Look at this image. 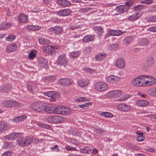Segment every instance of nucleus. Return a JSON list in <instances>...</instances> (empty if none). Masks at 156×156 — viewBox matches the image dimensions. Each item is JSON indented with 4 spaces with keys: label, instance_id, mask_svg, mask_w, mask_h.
<instances>
[{
    "label": "nucleus",
    "instance_id": "nucleus-30",
    "mask_svg": "<svg viewBox=\"0 0 156 156\" xmlns=\"http://www.w3.org/2000/svg\"><path fill=\"white\" fill-rule=\"evenodd\" d=\"M94 36L93 35H88L85 36L83 38V41L85 42H88L93 40Z\"/></svg>",
    "mask_w": 156,
    "mask_h": 156
},
{
    "label": "nucleus",
    "instance_id": "nucleus-12",
    "mask_svg": "<svg viewBox=\"0 0 156 156\" xmlns=\"http://www.w3.org/2000/svg\"><path fill=\"white\" fill-rule=\"evenodd\" d=\"M21 136V134L18 133H12L6 136L5 138L6 140H12L14 139H18Z\"/></svg>",
    "mask_w": 156,
    "mask_h": 156
},
{
    "label": "nucleus",
    "instance_id": "nucleus-46",
    "mask_svg": "<svg viewBox=\"0 0 156 156\" xmlns=\"http://www.w3.org/2000/svg\"><path fill=\"white\" fill-rule=\"evenodd\" d=\"M79 53L78 51L73 52L70 54V57L72 58H75L79 55Z\"/></svg>",
    "mask_w": 156,
    "mask_h": 156
},
{
    "label": "nucleus",
    "instance_id": "nucleus-40",
    "mask_svg": "<svg viewBox=\"0 0 156 156\" xmlns=\"http://www.w3.org/2000/svg\"><path fill=\"white\" fill-rule=\"evenodd\" d=\"M43 79L47 82H50L55 80L56 79V77L54 76H47L44 78Z\"/></svg>",
    "mask_w": 156,
    "mask_h": 156
},
{
    "label": "nucleus",
    "instance_id": "nucleus-21",
    "mask_svg": "<svg viewBox=\"0 0 156 156\" xmlns=\"http://www.w3.org/2000/svg\"><path fill=\"white\" fill-rule=\"evenodd\" d=\"M39 66L42 68L46 67L47 65L48 62L47 60L44 58H41L39 59L38 62Z\"/></svg>",
    "mask_w": 156,
    "mask_h": 156
},
{
    "label": "nucleus",
    "instance_id": "nucleus-55",
    "mask_svg": "<svg viewBox=\"0 0 156 156\" xmlns=\"http://www.w3.org/2000/svg\"><path fill=\"white\" fill-rule=\"evenodd\" d=\"M145 139L144 136L143 134V135H139L138 136L136 137V140L137 141L139 142H141L143 141Z\"/></svg>",
    "mask_w": 156,
    "mask_h": 156
},
{
    "label": "nucleus",
    "instance_id": "nucleus-62",
    "mask_svg": "<svg viewBox=\"0 0 156 156\" xmlns=\"http://www.w3.org/2000/svg\"><path fill=\"white\" fill-rule=\"evenodd\" d=\"M65 148L67 150L69 151L76 150V147H72L69 146H66Z\"/></svg>",
    "mask_w": 156,
    "mask_h": 156
},
{
    "label": "nucleus",
    "instance_id": "nucleus-64",
    "mask_svg": "<svg viewBox=\"0 0 156 156\" xmlns=\"http://www.w3.org/2000/svg\"><path fill=\"white\" fill-rule=\"evenodd\" d=\"M11 153L10 152H5L1 156H11Z\"/></svg>",
    "mask_w": 156,
    "mask_h": 156
},
{
    "label": "nucleus",
    "instance_id": "nucleus-10",
    "mask_svg": "<svg viewBox=\"0 0 156 156\" xmlns=\"http://www.w3.org/2000/svg\"><path fill=\"white\" fill-rule=\"evenodd\" d=\"M129 8L126 5H120L117 6L115 10L119 13H122L128 11Z\"/></svg>",
    "mask_w": 156,
    "mask_h": 156
},
{
    "label": "nucleus",
    "instance_id": "nucleus-22",
    "mask_svg": "<svg viewBox=\"0 0 156 156\" xmlns=\"http://www.w3.org/2000/svg\"><path fill=\"white\" fill-rule=\"evenodd\" d=\"M18 20L21 23H25L28 21V17L27 15L24 14H20L18 17Z\"/></svg>",
    "mask_w": 156,
    "mask_h": 156
},
{
    "label": "nucleus",
    "instance_id": "nucleus-6",
    "mask_svg": "<svg viewBox=\"0 0 156 156\" xmlns=\"http://www.w3.org/2000/svg\"><path fill=\"white\" fill-rule=\"evenodd\" d=\"M142 76L136 77L131 81L132 85L135 87H140L144 86V80L141 78Z\"/></svg>",
    "mask_w": 156,
    "mask_h": 156
},
{
    "label": "nucleus",
    "instance_id": "nucleus-38",
    "mask_svg": "<svg viewBox=\"0 0 156 156\" xmlns=\"http://www.w3.org/2000/svg\"><path fill=\"white\" fill-rule=\"evenodd\" d=\"M39 41L40 44L43 45L49 44L50 43V41L48 40L42 38L39 39Z\"/></svg>",
    "mask_w": 156,
    "mask_h": 156
},
{
    "label": "nucleus",
    "instance_id": "nucleus-11",
    "mask_svg": "<svg viewBox=\"0 0 156 156\" xmlns=\"http://www.w3.org/2000/svg\"><path fill=\"white\" fill-rule=\"evenodd\" d=\"M119 79V78L118 76L114 75H111L107 77V80L109 83L114 84L118 82Z\"/></svg>",
    "mask_w": 156,
    "mask_h": 156
},
{
    "label": "nucleus",
    "instance_id": "nucleus-4",
    "mask_svg": "<svg viewBox=\"0 0 156 156\" xmlns=\"http://www.w3.org/2000/svg\"><path fill=\"white\" fill-rule=\"evenodd\" d=\"M18 144L21 146H25L30 144L32 142V139L29 136H27L24 138L21 137V136L19 137Z\"/></svg>",
    "mask_w": 156,
    "mask_h": 156
},
{
    "label": "nucleus",
    "instance_id": "nucleus-47",
    "mask_svg": "<svg viewBox=\"0 0 156 156\" xmlns=\"http://www.w3.org/2000/svg\"><path fill=\"white\" fill-rule=\"evenodd\" d=\"M81 26L78 24H73L71 25L70 26V28L72 30H76L78 28H81Z\"/></svg>",
    "mask_w": 156,
    "mask_h": 156
},
{
    "label": "nucleus",
    "instance_id": "nucleus-17",
    "mask_svg": "<svg viewBox=\"0 0 156 156\" xmlns=\"http://www.w3.org/2000/svg\"><path fill=\"white\" fill-rule=\"evenodd\" d=\"M57 3L59 5L62 7L70 6L71 5L69 2L66 0H58L57 1Z\"/></svg>",
    "mask_w": 156,
    "mask_h": 156
},
{
    "label": "nucleus",
    "instance_id": "nucleus-53",
    "mask_svg": "<svg viewBox=\"0 0 156 156\" xmlns=\"http://www.w3.org/2000/svg\"><path fill=\"white\" fill-rule=\"evenodd\" d=\"M144 6L141 5H138L134 6V9L135 11H139L143 9Z\"/></svg>",
    "mask_w": 156,
    "mask_h": 156
},
{
    "label": "nucleus",
    "instance_id": "nucleus-7",
    "mask_svg": "<svg viewBox=\"0 0 156 156\" xmlns=\"http://www.w3.org/2000/svg\"><path fill=\"white\" fill-rule=\"evenodd\" d=\"M44 94L50 98L49 99L51 101H55L56 98L59 97V95L57 93L54 91L45 92L44 93Z\"/></svg>",
    "mask_w": 156,
    "mask_h": 156
},
{
    "label": "nucleus",
    "instance_id": "nucleus-8",
    "mask_svg": "<svg viewBox=\"0 0 156 156\" xmlns=\"http://www.w3.org/2000/svg\"><path fill=\"white\" fill-rule=\"evenodd\" d=\"M122 94V91L120 90H114L108 92V95L110 98H114L120 97Z\"/></svg>",
    "mask_w": 156,
    "mask_h": 156
},
{
    "label": "nucleus",
    "instance_id": "nucleus-52",
    "mask_svg": "<svg viewBox=\"0 0 156 156\" xmlns=\"http://www.w3.org/2000/svg\"><path fill=\"white\" fill-rule=\"evenodd\" d=\"M16 36L13 35H9L6 37V40L9 41H11L15 39Z\"/></svg>",
    "mask_w": 156,
    "mask_h": 156
},
{
    "label": "nucleus",
    "instance_id": "nucleus-60",
    "mask_svg": "<svg viewBox=\"0 0 156 156\" xmlns=\"http://www.w3.org/2000/svg\"><path fill=\"white\" fill-rule=\"evenodd\" d=\"M20 105V103L18 101H12L13 107H17Z\"/></svg>",
    "mask_w": 156,
    "mask_h": 156
},
{
    "label": "nucleus",
    "instance_id": "nucleus-59",
    "mask_svg": "<svg viewBox=\"0 0 156 156\" xmlns=\"http://www.w3.org/2000/svg\"><path fill=\"white\" fill-rule=\"evenodd\" d=\"M91 9H89L88 7H86L82 9H81V11L82 12H83L84 13L86 12H89V10H90Z\"/></svg>",
    "mask_w": 156,
    "mask_h": 156
},
{
    "label": "nucleus",
    "instance_id": "nucleus-54",
    "mask_svg": "<svg viewBox=\"0 0 156 156\" xmlns=\"http://www.w3.org/2000/svg\"><path fill=\"white\" fill-rule=\"evenodd\" d=\"M11 88V86L10 85H5L3 88L2 90L3 91L7 92L10 90Z\"/></svg>",
    "mask_w": 156,
    "mask_h": 156
},
{
    "label": "nucleus",
    "instance_id": "nucleus-3",
    "mask_svg": "<svg viewBox=\"0 0 156 156\" xmlns=\"http://www.w3.org/2000/svg\"><path fill=\"white\" fill-rule=\"evenodd\" d=\"M94 88L98 91H103L106 90L108 88V86L104 82H99L95 84Z\"/></svg>",
    "mask_w": 156,
    "mask_h": 156
},
{
    "label": "nucleus",
    "instance_id": "nucleus-5",
    "mask_svg": "<svg viewBox=\"0 0 156 156\" xmlns=\"http://www.w3.org/2000/svg\"><path fill=\"white\" fill-rule=\"evenodd\" d=\"M57 64L60 66L64 67L67 65L68 60L65 55L62 54L59 56L57 61Z\"/></svg>",
    "mask_w": 156,
    "mask_h": 156
},
{
    "label": "nucleus",
    "instance_id": "nucleus-50",
    "mask_svg": "<svg viewBox=\"0 0 156 156\" xmlns=\"http://www.w3.org/2000/svg\"><path fill=\"white\" fill-rule=\"evenodd\" d=\"M96 134L98 136L100 137L102 134V133L104 132L105 131L101 129H98L96 130Z\"/></svg>",
    "mask_w": 156,
    "mask_h": 156
},
{
    "label": "nucleus",
    "instance_id": "nucleus-9",
    "mask_svg": "<svg viewBox=\"0 0 156 156\" xmlns=\"http://www.w3.org/2000/svg\"><path fill=\"white\" fill-rule=\"evenodd\" d=\"M154 63V59L153 57L151 56H148L146 59L144 66L146 69H148L152 66Z\"/></svg>",
    "mask_w": 156,
    "mask_h": 156
},
{
    "label": "nucleus",
    "instance_id": "nucleus-33",
    "mask_svg": "<svg viewBox=\"0 0 156 156\" xmlns=\"http://www.w3.org/2000/svg\"><path fill=\"white\" fill-rule=\"evenodd\" d=\"M63 110L62 112V115H69L72 112V110L69 108H65L64 107L63 108Z\"/></svg>",
    "mask_w": 156,
    "mask_h": 156
},
{
    "label": "nucleus",
    "instance_id": "nucleus-19",
    "mask_svg": "<svg viewBox=\"0 0 156 156\" xmlns=\"http://www.w3.org/2000/svg\"><path fill=\"white\" fill-rule=\"evenodd\" d=\"M73 81L72 80L67 78H63L59 81V83L60 84L64 85L66 86H69L71 84Z\"/></svg>",
    "mask_w": 156,
    "mask_h": 156
},
{
    "label": "nucleus",
    "instance_id": "nucleus-58",
    "mask_svg": "<svg viewBox=\"0 0 156 156\" xmlns=\"http://www.w3.org/2000/svg\"><path fill=\"white\" fill-rule=\"evenodd\" d=\"M76 100H77L78 101H87L88 100V99L87 98H86L84 97H80L79 98H78Z\"/></svg>",
    "mask_w": 156,
    "mask_h": 156
},
{
    "label": "nucleus",
    "instance_id": "nucleus-13",
    "mask_svg": "<svg viewBox=\"0 0 156 156\" xmlns=\"http://www.w3.org/2000/svg\"><path fill=\"white\" fill-rule=\"evenodd\" d=\"M71 13V11L69 9H66L61 10L58 12V15L60 16H66L70 15Z\"/></svg>",
    "mask_w": 156,
    "mask_h": 156
},
{
    "label": "nucleus",
    "instance_id": "nucleus-43",
    "mask_svg": "<svg viewBox=\"0 0 156 156\" xmlns=\"http://www.w3.org/2000/svg\"><path fill=\"white\" fill-rule=\"evenodd\" d=\"M132 41L133 38L132 37H128L125 38L124 42L126 44H128L131 43Z\"/></svg>",
    "mask_w": 156,
    "mask_h": 156
},
{
    "label": "nucleus",
    "instance_id": "nucleus-34",
    "mask_svg": "<svg viewBox=\"0 0 156 156\" xmlns=\"http://www.w3.org/2000/svg\"><path fill=\"white\" fill-rule=\"evenodd\" d=\"M95 32L99 37L101 36L103 33V30L100 27H96L94 28Z\"/></svg>",
    "mask_w": 156,
    "mask_h": 156
},
{
    "label": "nucleus",
    "instance_id": "nucleus-61",
    "mask_svg": "<svg viewBox=\"0 0 156 156\" xmlns=\"http://www.w3.org/2000/svg\"><path fill=\"white\" fill-rule=\"evenodd\" d=\"M148 30L150 31L151 32H156V26H153L150 27L149 28Z\"/></svg>",
    "mask_w": 156,
    "mask_h": 156
},
{
    "label": "nucleus",
    "instance_id": "nucleus-63",
    "mask_svg": "<svg viewBox=\"0 0 156 156\" xmlns=\"http://www.w3.org/2000/svg\"><path fill=\"white\" fill-rule=\"evenodd\" d=\"M152 0H142V3L149 4L152 2Z\"/></svg>",
    "mask_w": 156,
    "mask_h": 156
},
{
    "label": "nucleus",
    "instance_id": "nucleus-14",
    "mask_svg": "<svg viewBox=\"0 0 156 156\" xmlns=\"http://www.w3.org/2000/svg\"><path fill=\"white\" fill-rule=\"evenodd\" d=\"M115 65L119 68H123L125 67V61L123 59L119 58L116 61Z\"/></svg>",
    "mask_w": 156,
    "mask_h": 156
},
{
    "label": "nucleus",
    "instance_id": "nucleus-26",
    "mask_svg": "<svg viewBox=\"0 0 156 156\" xmlns=\"http://www.w3.org/2000/svg\"><path fill=\"white\" fill-rule=\"evenodd\" d=\"M140 16V14L137 12L129 16L128 19L130 21H135L138 19Z\"/></svg>",
    "mask_w": 156,
    "mask_h": 156
},
{
    "label": "nucleus",
    "instance_id": "nucleus-2",
    "mask_svg": "<svg viewBox=\"0 0 156 156\" xmlns=\"http://www.w3.org/2000/svg\"><path fill=\"white\" fill-rule=\"evenodd\" d=\"M48 121L51 123H58L61 122L64 120L63 118L58 115L51 116L47 118Z\"/></svg>",
    "mask_w": 156,
    "mask_h": 156
},
{
    "label": "nucleus",
    "instance_id": "nucleus-37",
    "mask_svg": "<svg viewBox=\"0 0 156 156\" xmlns=\"http://www.w3.org/2000/svg\"><path fill=\"white\" fill-rule=\"evenodd\" d=\"M11 26V24L10 23H5V24H2L0 25V29L3 30H7Z\"/></svg>",
    "mask_w": 156,
    "mask_h": 156
},
{
    "label": "nucleus",
    "instance_id": "nucleus-51",
    "mask_svg": "<svg viewBox=\"0 0 156 156\" xmlns=\"http://www.w3.org/2000/svg\"><path fill=\"white\" fill-rule=\"evenodd\" d=\"M39 125V126L42 127L43 128L47 129H50L51 128V126L49 125L43 123H40Z\"/></svg>",
    "mask_w": 156,
    "mask_h": 156
},
{
    "label": "nucleus",
    "instance_id": "nucleus-49",
    "mask_svg": "<svg viewBox=\"0 0 156 156\" xmlns=\"http://www.w3.org/2000/svg\"><path fill=\"white\" fill-rule=\"evenodd\" d=\"M43 51L45 53H49L51 51V46H45L43 48Z\"/></svg>",
    "mask_w": 156,
    "mask_h": 156
},
{
    "label": "nucleus",
    "instance_id": "nucleus-45",
    "mask_svg": "<svg viewBox=\"0 0 156 156\" xmlns=\"http://www.w3.org/2000/svg\"><path fill=\"white\" fill-rule=\"evenodd\" d=\"M100 115L106 117L112 118L113 116L112 114L109 112H102L101 113Z\"/></svg>",
    "mask_w": 156,
    "mask_h": 156
},
{
    "label": "nucleus",
    "instance_id": "nucleus-25",
    "mask_svg": "<svg viewBox=\"0 0 156 156\" xmlns=\"http://www.w3.org/2000/svg\"><path fill=\"white\" fill-rule=\"evenodd\" d=\"M107 55L104 53H99L95 56V59L98 61H101L104 59L106 57Z\"/></svg>",
    "mask_w": 156,
    "mask_h": 156
},
{
    "label": "nucleus",
    "instance_id": "nucleus-42",
    "mask_svg": "<svg viewBox=\"0 0 156 156\" xmlns=\"http://www.w3.org/2000/svg\"><path fill=\"white\" fill-rule=\"evenodd\" d=\"M155 87H154L151 88L147 91V93L150 95L153 96H155Z\"/></svg>",
    "mask_w": 156,
    "mask_h": 156
},
{
    "label": "nucleus",
    "instance_id": "nucleus-23",
    "mask_svg": "<svg viewBox=\"0 0 156 156\" xmlns=\"http://www.w3.org/2000/svg\"><path fill=\"white\" fill-rule=\"evenodd\" d=\"M26 119V116L24 115H20L14 118L12 121L13 122H19Z\"/></svg>",
    "mask_w": 156,
    "mask_h": 156
},
{
    "label": "nucleus",
    "instance_id": "nucleus-44",
    "mask_svg": "<svg viewBox=\"0 0 156 156\" xmlns=\"http://www.w3.org/2000/svg\"><path fill=\"white\" fill-rule=\"evenodd\" d=\"M148 42V40L147 39H141L139 42V44L140 45L144 46L146 45Z\"/></svg>",
    "mask_w": 156,
    "mask_h": 156
},
{
    "label": "nucleus",
    "instance_id": "nucleus-28",
    "mask_svg": "<svg viewBox=\"0 0 156 156\" xmlns=\"http://www.w3.org/2000/svg\"><path fill=\"white\" fill-rule=\"evenodd\" d=\"M27 29L30 31H37L40 29V27L37 25H28L27 27Z\"/></svg>",
    "mask_w": 156,
    "mask_h": 156
},
{
    "label": "nucleus",
    "instance_id": "nucleus-20",
    "mask_svg": "<svg viewBox=\"0 0 156 156\" xmlns=\"http://www.w3.org/2000/svg\"><path fill=\"white\" fill-rule=\"evenodd\" d=\"M79 85L81 87L86 86L89 83V80L87 79H82L78 81Z\"/></svg>",
    "mask_w": 156,
    "mask_h": 156
},
{
    "label": "nucleus",
    "instance_id": "nucleus-27",
    "mask_svg": "<svg viewBox=\"0 0 156 156\" xmlns=\"http://www.w3.org/2000/svg\"><path fill=\"white\" fill-rule=\"evenodd\" d=\"M63 106L59 105L56 107L55 106L54 113L57 114H60L62 115Z\"/></svg>",
    "mask_w": 156,
    "mask_h": 156
},
{
    "label": "nucleus",
    "instance_id": "nucleus-1",
    "mask_svg": "<svg viewBox=\"0 0 156 156\" xmlns=\"http://www.w3.org/2000/svg\"><path fill=\"white\" fill-rule=\"evenodd\" d=\"M31 108L34 111L38 112L44 111L45 103L42 102H35L31 105Z\"/></svg>",
    "mask_w": 156,
    "mask_h": 156
},
{
    "label": "nucleus",
    "instance_id": "nucleus-31",
    "mask_svg": "<svg viewBox=\"0 0 156 156\" xmlns=\"http://www.w3.org/2000/svg\"><path fill=\"white\" fill-rule=\"evenodd\" d=\"M7 124L4 122L0 121V133L5 130L7 127Z\"/></svg>",
    "mask_w": 156,
    "mask_h": 156
},
{
    "label": "nucleus",
    "instance_id": "nucleus-29",
    "mask_svg": "<svg viewBox=\"0 0 156 156\" xmlns=\"http://www.w3.org/2000/svg\"><path fill=\"white\" fill-rule=\"evenodd\" d=\"M28 89L29 91L34 92L37 89V87L35 84L31 83L28 85Z\"/></svg>",
    "mask_w": 156,
    "mask_h": 156
},
{
    "label": "nucleus",
    "instance_id": "nucleus-56",
    "mask_svg": "<svg viewBox=\"0 0 156 156\" xmlns=\"http://www.w3.org/2000/svg\"><path fill=\"white\" fill-rule=\"evenodd\" d=\"M149 19V20L151 22H156V15H152Z\"/></svg>",
    "mask_w": 156,
    "mask_h": 156
},
{
    "label": "nucleus",
    "instance_id": "nucleus-32",
    "mask_svg": "<svg viewBox=\"0 0 156 156\" xmlns=\"http://www.w3.org/2000/svg\"><path fill=\"white\" fill-rule=\"evenodd\" d=\"M109 34L112 36H119L122 34V33L120 30H111L109 31Z\"/></svg>",
    "mask_w": 156,
    "mask_h": 156
},
{
    "label": "nucleus",
    "instance_id": "nucleus-24",
    "mask_svg": "<svg viewBox=\"0 0 156 156\" xmlns=\"http://www.w3.org/2000/svg\"><path fill=\"white\" fill-rule=\"evenodd\" d=\"M62 31L61 27H55L49 29V31L52 32L56 34H59Z\"/></svg>",
    "mask_w": 156,
    "mask_h": 156
},
{
    "label": "nucleus",
    "instance_id": "nucleus-36",
    "mask_svg": "<svg viewBox=\"0 0 156 156\" xmlns=\"http://www.w3.org/2000/svg\"><path fill=\"white\" fill-rule=\"evenodd\" d=\"M144 77L147 78H148V80L149 82V85L151 86L154 84L156 82V80L153 77H152L150 76H145Z\"/></svg>",
    "mask_w": 156,
    "mask_h": 156
},
{
    "label": "nucleus",
    "instance_id": "nucleus-18",
    "mask_svg": "<svg viewBox=\"0 0 156 156\" xmlns=\"http://www.w3.org/2000/svg\"><path fill=\"white\" fill-rule=\"evenodd\" d=\"M54 105H53L51 104H48L46 105L45 104V108H44V111L46 112L51 113H54Z\"/></svg>",
    "mask_w": 156,
    "mask_h": 156
},
{
    "label": "nucleus",
    "instance_id": "nucleus-39",
    "mask_svg": "<svg viewBox=\"0 0 156 156\" xmlns=\"http://www.w3.org/2000/svg\"><path fill=\"white\" fill-rule=\"evenodd\" d=\"M3 105L7 108L12 107V101H5L3 102Z\"/></svg>",
    "mask_w": 156,
    "mask_h": 156
},
{
    "label": "nucleus",
    "instance_id": "nucleus-16",
    "mask_svg": "<svg viewBox=\"0 0 156 156\" xmlns=\"http://www.w3.org/2000/svg\"><path fill=\"white\" fill-rule=\"evenodd\" d=\"M17 45L15 43H12L8 45L6 48V51L7 53H10L16 51L17 49Z\"/></svg>",
    "mask_w": 156,
    "mask_h": 156
},
{
    "label": "nucleus",
    "instance_id": "nucleus-41",
    "mask_svg": "<svg viewBox=\"0 0 156 156\" xmlns=\"http://www.w3.org/2000/svg\"><path fill=\"white\" fill-rule=\"evenodd\" d=\"M36 55V51L33 50L29 54L28 57L30 59H33L35 58Z\"/></svg>",
    "mask_w": 156,
    "mask_h": 156
},
{
    "label": "nucleus",
    "instance_id": "nucleus-48",
    "mask_svg": "<svg viewBox=\"0 0 156 156\" xmlns=\"http://www.w3.org/2000/svg\"><path fill=\"white\" fill-rule=\"evenodd\" d=\"M92 103L91 102L86 103L85 104L79 105L78 107L79 108H84L85 109H87V108L88 107V106L91 105Z\"/></svg>",
    "mask_w": 156,
    "mask_h": 156
},
{
    "label": "nucleus",
    "instance_id": "nucleus-15",
    "mask_svg": "<svg viewBox=\"0 0 156 156\" xmlns=\"http://www.w3.org/2000/svg\"><path fill=\"white\" fill-rule=\"evenodd\" d=\"M118 108L120 111L127 112L130 109L129 105L125 104H120L118 106Z\"/></svg>",
    "mask_w": 156,
    "mask_h": 156
},
{
    "label": "nucleus",
    "instance_id": "nucleus-57",
    "mask_svg": "<svg viewBox=\"0 0 156 156\" xmlns=\"http://www.w3.org/2000/svg\"><path fill=\"white\" fill-rule=\"evenodd\" d=\"M129 98V97L128 95H125L123 97H122V98L119 99L118 101H124Z\"/></svg>",
    "mask_w": 156,
    "mask_h": 156
},
{
    "label": "nucleus",
    "instance_id": "nucleus-35",
    "mask_svg": "<svg viewBox=\"0 0 156 156\" xmlns=\"http://www.w3.org/2000/svg\"><path fill=\"white\" fill-rule=\"evenodd\" d=\"M136 104L140 106H145L148 105L149 102L145 100H139L136 102Z\"/></svg>",
    "mask_w": 156,
    "mask_h": 156
}]
</instances>
